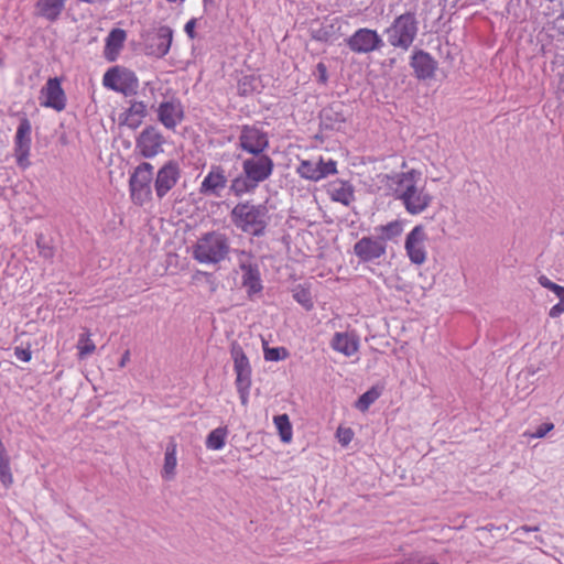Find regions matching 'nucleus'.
Here are the masks:
<instances>
[{
	"label": "nucleus",
	"instance_id": "f257e3e1",
	"mask_svg": "<svg viewBox=\"0 0 564 564\" xmlns=\"http://www.w3.org/2000/svg\"><path fill=\"white\" fill-rule=\"evenodd\" d=\"M422 173L417 170L386 174L383 180L410 215L424 213L433 202V195L425 185H420Z\"/></svg>",
	"mask_w": 564,
	"mask_h": 564
},
{
	"label": "nucleus",
	"instance_id": "f03ea898",
	"mask_svg": "<svg viewBox=\"0 0 564 564\" xmlns=\"http://www.w3.org/2000/svg\"><path fill=\"white\" fill-rule=\"evenodd\" d=\"M230 220L242 232L262 237L270 223L269 209L264 204L240 202L231 209Z\"/></svg>",
	"mask_w": 564,
	"mask_h": 564
},
{
	"label": "nucleus",
	"instance_id": "7ed1b4c3",
	"mask_svg": "<svg viewBox=\"0 0 564 564\" xmlns=\"http://www.w3.org/2000/svg\"><path fill=\"white\" fill-rule=\"evenodd\" d=\"M228 237L219 231L204 234L195 243L193 256L200 263H218L229 253Z\"/></svg>",
	"mask_w": 564,
	"mask_h": 564
},
{
	"label": "nucleus",
	"instance_id": "20e7f679",
	"mask_svg": "<svg viewBox=\"0 0 564 564\" xmlns=\"http://www.w3.org/2000/svg\"><path fill=\"white\" fill-rule=\"evenodd\" d=\"M419 32V20L412 11L398 15L392 24L386 30L388 42L393 47L404 51L409 50L416 39Z\"/></svg>",
	"mask_w": 564,
	"mask_h": 564
},
{
	"label": "nucleus",
	"instance_id": "39448f33",
	"mask_svg": "<svg viewBox=\"0 0 564 564\" xmlns=\"http://www.w3.org/2000/svg\"><path fill=\"white\" fill-rule=\"evenodd\" d=\"M153 170L151 163L142 162L131 173L129 189L135 205L142 206L152 199Z\"/></svg>",
	"mask_w": 564,
	"mask_h": 564
},
{
	"label": "nucleus",
	"instance_id": "423d86ee",
	"mask_svg": "<svg viewBox=\"0 0 564 564\" xmlns=\"http://www.w3.org/2000/svg\"><path fill=\"white\" fill-rule=\"evenodd\" d=\"M269 137L265 131L254 124H243L240 127L238 137V147L250 155L265 153L269 148Z\"/></svg>",
	"mask_w": 564,
	"mask_h": 564
},
{
	"label": "nucleus",
	"instance_id": "0eeeda50",
	"mask_svg": "<svg viewBox=\"0 0 564 564\" xmlns=\"http://www.w3.org/2000/svg\"><path fill=\"white\" fill-rule=\"evenodd\" d=\"M182 177V170L176 160L166 161L153 174V188L159 200L163 199L169 192L178 183Z\"/></svg>",
	"mask_w": 564,
	"mask_h": 564
},
{
	"label": "nucleus",
	"instance_id": "6e6552de",
	"mask_svg": "<svg viewBox=\"0 0 564 564\" xmlns=\"http://www.w3.org/2000/svg\"><path fill=\"white\" fill-rule=\"evenodd\" d=\"M241 170L260 185L273 174L274 162L267 153L256 154L242 160Z\"/></svg>",
	"mask_w": 564,
	"mask_h": 564
},
{
	"label": "nucleus",
	"instance_id": "1a4fd4ad",
	"mask_svg": "<svg viewBox=\"0 0 564 564\" xmlns=\"http://www.w3.org/2000/svg\"><path fill=\"white\" fill-rule=\"evenodd\" d=\"M164 137L154 126L145 127L135 139V150L145 158L151 159L163 152Z\"/></svg>",
	"mask_w": 564,
	"mask_h": 564
},
{
	"label": "nucleus",
	"instance_id": "9d476101",
	"mask_svg": "<svg viewBox=\"0 0 564 564\" xmlns=\"http://www.w3.org/2000/svg\"><path fill=\"white\" fill-rule=\"evenodd\" d=\"M31 132L32 126L30 120L26 117L21 118L14 137V156L17 164L22 169H26L31 164L29 161Z\"/></svg>",
	"mask_w": 564,
	"mask_h": 564
},
{
	"label": "nucleus",
	"instance_id": "9b49d317",
	"mask_svg": "<svg viewBox=\"0 0 564 564\" xmlns=\"http://www.w3.org/2000/svg\"><path fill=\"white\" fill-rule=\"evenodd\" d=\"M347 106L343 101H334L319 112V127L322 130L341 131L347 118Z\"/></svg>",
	"mask_w": 564,
	"mask_h": 564
},
{
	"label": "nucleus",
	"instance_id": "f8f14e48",
	"mask_svg": "<svg viewBox=\"0 0 564 564\" xmlns=\"http://www.w3.org/2000/svg\"><path fill=\"white\" fill-rule=\"evenodd\" d=\"M228 185V177L223 165L213 164L199 186L204 196L220 198Z\"/></svg>",
	"mask_w": 564,
	"mask_h": 564
},
{
	"label": "nucleus",
	"instance_id": "ddd939ff",
	"mask_svg": "<svg viewBox=\"0 0 564 564\" xmlns=\"http://www.w3.org/2000/svg\"><path fill=\"white\" fill-rule=\"evenodd\" d=\"M348 47L355 53H370L383 46V41L375 30L362 28L357 30L348 40Z\"/></svg>",
	"mask_w": 564,
	"mask_h": 564
},
{
	"label": "nucleus",
	"instance_id": "4468645a",
	"mask_svg": "<svg viewBox=\"0 0 564 564\" xmlns=\"http://www.w3.org/2000/svg\"><path fill=\"white\" fill-rule=\"evenodd\" d=\"M427 239L423 225H416L405 238L404 248L410 261L414 264H422L426 260L424 241Z\"/></svg>",
	"mask_w": 564,
	"mask_h": 564
},
{
	"label": "nucleus",
	"instance_id": "2eb2a0df",
	"mask_svg": "<svg viewBox=\"0 0 564 564\" xmlns=\"http://www.w3.org/2000/svg\"><path fill=\"white\" fill-rule=\"evenodd\" d=\"M387 245L379 238L362 237L354 246V252L362 262H371L386 253Z\"/></svg>",
	"mask_w": 564,
	"mask_h": 564
},
{
	"label": "nucleus",
	"instance_id": "dca6fc26",
	"mask_svg": "<svg viewBox=\"0 0 564 564\" xmlns=\"http://www.w3.org/2000/svg\"><path fill=\"white\" fill-rule=\"evenodd\" d=\"M41 95L44 100L41 106L52 108L56 111H62L66 107V95L61 86V80L57 77L50 78L45 86L41 89Z\"/></svg>",
	"mask_w": 564,
	"mask_h": 564
},
{
	"label": "nucleus",
	"instance_id": "f3484780",
	"mask_svg": "<svg viewBox=\"0 0 564 564\" xmlns=\"http://www.w3.org/2000/svg\"><path fill=\"white\" fill-rule=\"evenodd\" d=\"M410 66L420 80L431 79L437 69V62L432 55L423 50H415L412 53Z\"/></svg>",
	"mask_w": 564,
	"mask_h": 564
},
{
	"label": "nucleus",
	"instance_id": "a211bd4d",
	"mask_svg": "<svg viewBox=\"0 0 564 564\" xmlns=\"http://www.w3.org/2000/svg\"><path fill=\"white\" fill-rule=\"evenodd\" d=\"M173 41V30L169 25H161L155 34L151 36L147 44V54L156 58L164 57Z\"/></svg>",
	"mask_w": 564,
	"mask_h": 564
},
{
	"label": "nucleus",
	"instance_id": "6ab92c4d",
	"mask_svg": "<svg viewBox=\"0 0 564 564\" xmlns=\"http://www.w3.org/2000/svg\"><path fill=\"white\" fill-rule=\"evenodd\" d=\"M158 118L166 129L173 130L184 118L181 101L172 98L161 102L158 108Z\"/></svg>",
	"mask_w": 564,
	"mask_h": 564
},
{
	"label": "nucleus",
	"instance_id": "aec40b11",
	"mask_svg": "<svg viewBox=\"0 0 564 564\" xmlns=\"http://www.w3.org/2000/svg\"><path fill=\"white\" fill-rule=\"evenodd\" d=\"M230 355L234 360L236 382H251V366L242 347L234 341L230 346Z\"/></svg>",
	"mask_w": 564,
	"mask_h": 564
},
{
	"label": "nucleus",
	"instance_id": "412c9836",
	"mask_svg": "<svg viewBox=\"0 0 564 564\" xmlns=\"http://www.w3.org/2000/svg\"><path fill=\"white\" fill-rule=\"evenodd\" d=\"M240 270L242 271V286L247 289L249 299L254 294L262 291L263 285L261 282L260 270L257 263L240 262Z\"/></svg>",
	"mask_w": 564,
	"mask_h": 564
},
{
	"label": "nucleus",
	"instance_id": "4be33fe9",
	"mask_svg": "<svg viewBox=\"0 0 564 564\" xmlns=\"http://www.w3.org/2000/svg\"><path fill=\"white\" fill-rule=\"evenodd\" d=\"M327 193L332 200L349 206L355 200V188L347 182L336 180L327 185Z\"/></svg>",
	"mask_w": 564,
	"mask_h": 564
},
{
	"label": "nucleus",
	"instance_id": "5701e85b",
	"mask_svg": "<svg viewBox=\"0 0 564 564\" xmlns=\"http://www.w3.org/2000/svg\"><path fill=\"white\" fill-rule=\"evenodd\" d=\"M330 347L346 357H350L358 350L359 340L354 334L337 332L330 340Z\"/></svg>",
	"mask_w": 564,
	"mask_h": 564
},
{
	"label": "nucleus",
	"instance_id": "b1692460",
	"mask_svg": "<svg viewBox=\"0 0 564 564\" xmlns=\"http://www.w3.org/2000/svg\"><path fill=\"white\" fill-rule=\"evenodd\" d=\"M147 113V105L143 101H131L130 107L120 115V124L135 130L141 126Z\"/></svg>",
	"mask_w": 564,
	"mask_h": 564
},
{
	"label": "nucleus",
	"instance_id": "393cba45",
	"mask_svg": "<svg viewBox=\"0 0 564 564\" xmlns=\"http://www.w3.org/2000/svg\"><path fill=\"white\" fill-rule=\"evenodd\" d=\"M127 39V33L124 30L116 28L112 29L108 36L106 37V45H105V57L109 62L116 61L118 53L123 47V43Z\"/></svg>",
	"mask_w": 564,
	"mask_h": 564
},
{
	"label": "nucleus",
	"instance_id": "a878e982",
	"mask_svg": "<svg viewBox=\"0 0 564 564\" xmlns=\"http://www.w3.org/2000/svg\"><path fill=\"white\" fill-rule=\"evenodd\" d=\"M258 187L259 184L252 178H249L242 171L241 174L230 181L229 192L236 197H241L245 194H252Z\"/></svg>",
	"mask_w": 564,
	"mask_h": 564
},
{
	"label": "nucleus",
	"instance_id": "bb28decb",
	"mask_svg": "<svg viewBox=\"0 0 564 564\" xmlns=\"http://www.w3.org/2000/svg\"><path fill=\"white\" fill-rule=\"evenodd\" d=\"M139 79L133 70L122 67L119 77V85L116 89L117 93H121L123 96L129 97L138 93Z\"/></svg>",
	"mask_w": 564,
	"mask_h": 564
},
{
	"label": "nucleus",
	"instance_id": "cd10ccee",
	"mask_svg": "<svg viewBox=\"0 0 564 564\" xmlns=\"http://www.w3.org/2000/svg\"><path fill=\"white\" fill-rule=\"evenodd\" d=\"M36 8L41 17L54 22L65 8V0H37Z\"/></svg>",
	"mask_w": 564,
	"mask_h": 564
},
{
	"label": "nucleus",
	"instance_id": "c85d7f7f",
	"mask_svg": "<svg viewBox=\"0 0 564 564\" xmlns=\"http://www.w3.org/2000/svg\"><path fill=\"white\" fill-rule=\"evenodd\" d=\"M176 443L174 438H171L170 442L166 445L165 449V456H164V465L162 469V477L170 480L175 475V468H176Z\"/></svg>",
	"mask_w": 564,
	"mask_h": 564
},
{
	"label": "nucleus",
	"instance_id": "c756f323",
	"mask_svg": "<svg viewBox=\"0 0 564 564\" xmlns=\"http://www.w3.org/2000/svg\"><path fill=\"white\" fill-rule=\"evenodd\" d=\"M296 173L305 180L317 182L323 180L319 161L303 160L296 167Z\"/></svg>",
	"mask_w": 564,
	"mask_h": 564
},
{
	"label": "nucleus",
	"instance_id": "7c9ffc66",
	"mask_svg": "<svg viewBox=\"0 0 564 564\" xmlns=\"http://www.w3.org/2000/svg\"><path fill=\"white\" fill-rule=\"evenodd\" d=\"M375 230L378 237L386 243V241L393 240L402 234L403 223L401 220H393L387 225L376 227Z\"/></svg>",
	"mask_w": 564,
	"mask_h": 564
},
{
	"label": "nucleus",
	"instance_id": "2f4dec72",
	"mask_svg": "<svg viewBox=\"0 0 564 564\" xmlns=\"http://www.w3.org/2000/svg\"><path fill=\"white\" fill-rule=\"evenodd\" d=\"M237 88L240 96H250L253 93L259 91L261 88V79L253 74L243 75L239 78Z\"/></svg>",
	"mask_w": 564,
	"mask_h": 564
},
{
	"label": "nucleus",
	"instance_id": "473e14b6",
	"mask_svg": "<svg viewBox=\"0 0 564 564\" xmlns=\"http://www.w3.org/2000/svg\"><path fill=\"white\" fill-rule=\"evenodd\" d=\"M275 427L282 442L289 443L292 440V425L286 414L275 415L273 419Z\"/></svg>",
	"mask_w": 564,
	"mask_h": 564
},
{
	"label": "nucleus",
	"instance_id": "72a5a7b5",
	"mask_svg": "<svg viewBox=\"0 0 564 564\" xmlns=\"http://www.w3.org/2000/svg\"><path fill=\"white\" fill-rule=\"evenodd\" d=\"M227 434V427H217L213 430L206 438V447L215 451L221 449L225 446Z\"/></svg>",
	"mask_w": 564,
	"mask_h": 564
},
{
	"label": "nucleus",
	"instance_id": "f704fd0d",
	"mask_svg": "<svg viewBox=\"0 0 564 564\" xmlns=\"http://www.w3.org/2000/svg\"><path fill=\"white\" fill-rule=\"evenodd\" d=\"M380 397V392L376 388H371L365 393H362L357 402L356 408L364 412L369 409V406Z\"/></svg>",
	"mask_w": 564,
	"mask_h": 564
},
{
	"label": "nucleus",
	"instance_id": "c9c22d12",
	"mask_svg": "<svg viewBox=\"0 0 564 564\" xmlns=\"http://www.w3.org/2000/svg\"><path fill=\"white\" fill-rule=\"evenodd\" d=\"M121 68L122 67H119V66H115V67H111L109 68L105 74H104V77H102V85L108 88V89H111L113 91H116L118 85H119V77H120V74H121Z\"/></svg>",
	"mask_w": 564,
	"mask_h": 564
},
{
	"label": "nucleus",
	"instance_id": "e433bc0d",
	"mask_svg": "<svg viewBox=\"0 0 564 564\" xmlns=\"http://www.w3.org/2000/svg\"><path fill=\"white\" fill-rule=\"evenodd\" d=\"M293 299L301 304L305 310L310 311L313 308V300L308 289L301 285L296 286L293 291Z\"/></svg>",
	"mask_w": 564,
	"mask_h": 564
},
{
	"label": "nucleus",
	"instance_id": "4c0bfd02",
	"mask_svg": "<svg viewBox=\"0 0 564 564\" xmlns=\"http://www.w3.org/2000/svg\"><path fill=\"white\" fill-rule=\"evenodd\" d=\"M36 247L41 257L52 259L54 257V248L45 239L43 234L36 235Z\"/></svg>",
	"mask_w": 564,
	"mask_h": 564
},
{
	"label": "nucleus",
	"instance_id": "58836bf2",
	"mask_svg": "<svg viewBox=\"0 0 564 564\" xmlns=\"http://www.w3.org/2000/svg\"><path fill=\"white\" fill-rule=\"evenodd\" d=\"M289 356V351L284 347H265L264 359L268 361H280Z\"/></svg>",
	"mask_w": 564,
	"mask_h": 564
},
{
	"label": "nucleus",
	"instance_id": "ea45409f",
	"mask_svg": "<svg viewBox=\"0 0 564 564\" xmlns=\"http://www.w3.org/2000/svg\"><path fill=\"white\" fill-rule=\"evenodd\" d=\"M538 282L541 286L552 291L557 297L564 296V286L552 282L547 276L540 275Z\"/></svg>",
	"mask_w": 564,
	"mask_h": 564
},
{
	"label": "nucleus",
	"instance_id": "a19ab883",
	"mask_svg": "<svg viewBox=\"0 0 564 564\" xmlns=\"http://www.w3.org/2000/svg\"><path fill=\"white\" fill-rule=\"evenodd\" d=\"M321 165L322 178L327 177L328 175H334L337 173V162L329 159L328 161H324L322 158L318 160Z\"/></svg>",
	"mask_w": 564,
	"mask_h": 564
},
{
	"label": "nucleus",
	"instance_id": "79ce46f5",
	"mask_svg": "<svg viewBox=\"0 0 564 564\" xmlns=\"http://www.w3.org/2000/svg\"><path fill=\"white\" fill-rule=\"evenodd\" d=\"M336 436L338 438V442L343 445V446H346L348 445L352 437H354V432L350 427H341L339 426L337 429V432H336Z\"/></svg>",
	"mask_w": 564,
	"mask_h": 564
},
{
	"label": "nucleus",
	"instance_id": "37998d69",
	"mask_svg": "<svg viewBox=\"0 0 564 564\" xmlns=\"http://www.w3.org/2000/svg\"><path fill=\"white\" fill-rule=\"evenodd\" d=\"M242 405L248 404L251 382H235Z\"/></svg>",
	"mask_w": 564,
	"mask_h": 564
},
{
	"label": "nucleus",
	"instance_id": "c03bdc74",
	"mask_svg": "<svg viewBox=\"0 0 564 564\" xmlns=\"http://www.w3.org/2000/svg\"><path fill=\"white\" fill-rule=\"evenodd\" d=\"M96 346L95 344L87 337V338H84V337H80L79 339V355L83 357V356H87V355H90L91 352H94Z\"/></svg>",
	"mask_w": 564,
	"mask_h": 564
},
{
	"label": "nucleus",
	"instance_id": "a18cd8bd",
	"mask_svg": "<svg viewBox=\"0 0 564 564\" xmlns=\"http://www.w3.org/2000/svg\"><path fill=\"white\" fill-rule=\"evenodd\" d=\"M554 429V424L551 422H545L540 424L535 431L531 434V437L533 438H542L544 437L550 431Z\"/></svg>",
	"mask_w": 564,
	"mask_h": 564
},
{
	"label": "nucleus",
	"instance_id": "49530a36",
	"mask_svg": "<svg viewBox=\"0 0 564 564\" xmlns=\"http://www.w3.org/2000/svg\"><path fill=\"white\" fill-rule=\"evenodd\" d=\"M558 299V303L551 307L549 315L552 318H556L564 313V295Z\"/></svg>",
	"mask_w": 564,
	"mask_h": 564
},
{
	"label": "nucleus",
	"instance_id": "de8ad7c7",
	"mask_svg": "<svg viewBox=\"0 0 564 564\" xmlns=\"http://www.w3.org/2000/svg\"><path fill=\"white\" fill-rule=\"evenodd\" d=\"M15 357L24 362H28L32 358V351L29 348L15 347L14 348Z\"/></svg>",
	"mask_w": 564,
	"mask_h": 564
},
{
	"label": "nucleus",
	"instance_id": "09e8293b",
	"mask_svg": "<svg viewBox=\"0 0 564 564\" xmlns=\"http://www.w3.org/2000/svg\"><path fill=\"white\" fill-rule=\"evenodd\" d=\"M196 22H197V20L195 18H193L189 21H187L184 26L185 33L192 40L196 37V32H195Z\"/></svg>",
	"mask_w": 564,
	"mask_h": 564
},
{
	"label": "nucleus",
	"instance_id": "8fccbe9b",
	"mask_svg": "<svg viewBox=\"0 0 564 564\" xmlns=\"http://www.w3.org/2000/svg\"><path fill=\"white\" fill-rule=\"evenodd\" d=\"M316 69L318 73V82L322 84H326L328 76H327V67L324 63L319 62L316 65Z\"/></svg>",
	"mask_w": 564,
	"mask_h": 564
},
{
	"label": "nucleus",
	"instance_id": "3c124183",
	"mask_svg": "<svg viewBox=\"0 0 564 564\" xmlns=\"http://www.w3.org/2000/svg\"><path fill=\"white\" fill-rule=\"evenodd\" d=\"M554 25L562 34H564V14H561L555 19Z\"/></svg>",
	"mask_w": 564,
	"mask_h": 564
},
{
	"label": "nucleus",
	"instance_id": "603ef678",
	"mask_svg": "<svg viewBox=\"0 0 564 564\" xmlns=\"http://www.w3.org/2000/svg\"><path fill=\"white\" fill-rule=\"evenodd\" d=\"M130 360V351L129 350H126L119 361V367L120 368H123L127 362Z\"/></svg>",
	"mask_w": 564,
	"mask_h": 564
},
{
	"label": "nucleus",
	"instance_id": "864d4df0",
	"mask_svg": "<svg viewBox=\"0 0 564 564\" xmlns=\"http://www.w3.org/2000/svg\"><path fill=\"white\" fill-rule=\"evenodd\" d=\"M540 530V528L538 525H534V527H530V525H522L520 527L519 529H517V532L518 531H523V532H538Z\"/></svg>",
	"mask_w": 564,
	"mask_h": 564
},
{
	"label": "nucleus",
	"instance_id": "5fc2aeb1",
	"mask_svg": "<svg viewBox=\"0 0 564 564\" xmlns=\"http://www.w3.org/2000/svg\"><path fill=\"white\" fill-rule=\"evenodd\" d=\"M527 373L530 375V376H534L535 371L532 370L531 368H527Z\"/></svg>",
	"mask_w": 564,
	"mask_h": 564
}]
</instances>
